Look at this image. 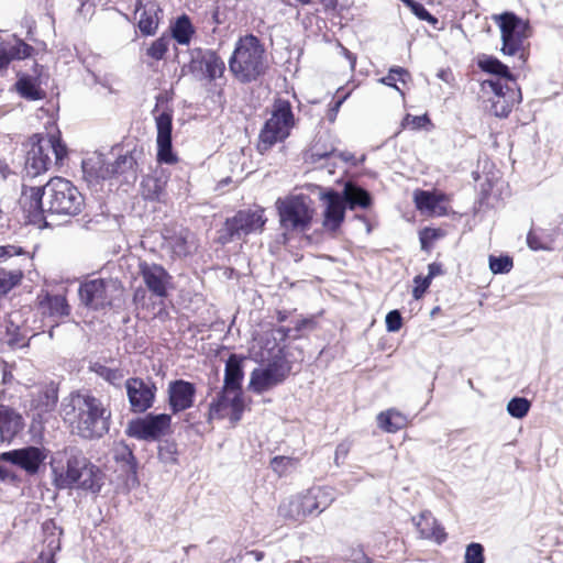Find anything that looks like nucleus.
I'll use <instances>...</instances> for the list:
<instances>
[{"instance_id": "f257e3e1", "label": "nucleus", "mask_w": 563, "mask_h": 563, "mask_svg": "<svg viewBox=\"0 0 563 563\" xmlns=\"http://www.w3.org/2000/svg\"><path fill=\"white\" fill-rule=\"evenodd\" d=\"M21 203L29 221L37 224L45 212L77 216L84 208V197L71 181L54 177L44 187L24 189Z\"/></svg>"}, {"instance_id": "f03ea898", "label": "nucleus", "mask_w": 563, "mask_h": 563, "mask_svg": "<svg viewBox=\"0 0 563 563\" xmlns=\"http://www.w3.org/2000/svg\"><path fill=\"white\" fill-rule=\"evenodd\" d=\"M62 416L71 432L84 439L101 438L110 428L111 411L90 393H71L63 400Z\"/></svg>"}, {"instance_id": "7ed1b4c3", "label": "nucleus", "mask_w": 563, "mask_h": 563, "mask_svg": "<svg viewBox=\"0 0 563 563\" xmlns=\"http://www.w3.org/2000/svg\"><path fill=\"white\" fill-rule=\"evenodd\" d=\"M267 68L265 48L253 34L240 37L229 59V69L241 82H251L264 75Z\"/></svg>"}, {"instance_id": "20e7f679", "label": "nucleus", "mask_w": 563, "mask_h": 563, "mask_svg": "<svg viewBox=\"0 0 563 563\" xmlns=\"http://www.w3.org/2000/svg\"><path fill=\"white\" fill-rule=\"evenodd\" d=\"M27 146L25 170L32 177L46 173L53 165V156L55 164H62L67 156V147L58 134H33Z\"/></svg>"}, {"instance_id": "39448f33", "label": "nucleus", "mask_w": 563, "mask_h": 563, "mask_svg": "<svg viewBox=\"0 0 563 563\" xmlns=\"http://www.w3.org/2000/svg\"><path fill=\"white\" fill-rule=\"evenodd\" d=\"M334 498L331 487H311L285 499L278 507V515L286 520L302 521L307 516L327 509Z\"/></svg>"}, {"instance_id": "423d86ee", "label": "nucleus", "mask_w": 563, "mask_h": 563, "mask_svg": "<svg viewBox=\"0 0 563 563\" xmlns=\"http://www.w3.org/2000/svg\"><path fill=\"white\" fill-rule=\"evenodd\" d=\"M321 200L324 205L323 227L331 231L336 230L344 219V202H347L351 209L355 207L367 208L371 203L368 192L352 184L345 185L343 197L338 192L328 191L321 195Z\"/></svg>"}, {"instance_id": "0eeeda50", "label": "nucleus", "mask_w": 563, "mask_h": 563, "mask_svg": "<svg viewBox=\"0 0 563 563\" xmlns=\"http://www.w3.org/2000/svg\"><path fill=\"white\" fill-rule=\"evenodd\" d=\"M295 126V117L288 100H275L271 117L265 122L260 133L258 150L261 153L268 151L274 144L283 142L290 135Z\"/></svg>"}, {"instance_id": "6e6552de", "label": "nucleus", "mask_w": 563, "mask_h": 563, "mask_svg": "<svg viewBox=\"0 0 563 563\" xmlns=\"http://www.w3.org/2000/svg\"><path fill=\"white\" fill-rule=\"evenodd\" d=\"M276 208L280 225L287 231L307 230L314 213L311 199L303 195L278 198Z\"/></svg>"}, {"instance_id": "1a4fd4ad", "label": "nucleus", "mask_w": 563, "mask_h": 563, "mask_svg": "<svg viewBox=\"0 0 563 563\" xmlns=\"http://www.w3.org/2000/svg\"><path fill=\"white\" fill-rule=\"evenodd\" d=\"M122 285L114 278H93L80 284L81 303L93 310L106 309L122 296Z\"/></svg>"}, {"instance_id": "9d476101", "label": "nucleus", "mask_w": 563, "mask_h": 563, "mask_svg": "<svg viewBox=\"0 0 563 563\" xmlns=\"http://www.w3.org/2000/svg\"><path fill=\"white\" fill-rule=\"evenodd\" d=\"M501 35V53L523 57V43L529 36V24L512 12L493 15Z\"/></svg>"}, {"instance_id": "9b49d317", "label": "nucleus", "mask_w": 563, "mask_h": 563, "mask_svg": "<svg viewBox=\"0 0 563 563\" xmlns=\"http://www.w3.org/2000/svg\"><path fill=\"white\" fill-rule=\"evenodd\" d=\"M291 366L288 361L276 357L265 367L255 368L251 373L249 388L262 394L283 383L289 375Z\"/></svg>"}, {"instance_id": "f8f14e48", "label": "nucleus", "mask_w": 563, "mask_h": 563, "mask_svg": "<svg viewBox=\"0 0 563 563\" xmlns=\"http://www.w3.org/2000/svg\"><path fill=\"white\" fill-rule=\"evenodd\" d=\"M170 422L172 418L167 413L147 415L131 420L126 427V433L139 440L156 441L168 432Z\"/></svg>"}, {"instance_id": "ddd939ff", "label": "nucleus", "mask_w": 563, "mask_h": 563, "mask_svg": "<svg viewBox=\"0 0 563 563\" xmlns=\"http://www.w3.org/2000/svg\"><path fill=\"white\" fill-rule=\"evenodd\" d=\"M266 221L262 208L240 210L235 216L227 219L224 229L230 240L241 239L252 233H261Z\"/></svg>"}, {"instance_id": "4468645a", "label": "nucleus", "mask_w": 563, "mask_h": 563, "mask_svg": "<svg viewBox=\"0 0 563 563\" xmlns=\"http://www.w3.org/2000/svg\"><path fill=\"white\" fill-rule=\"evenodd\" d=\"M46 457V449L33 445L2 452L0 454V461L18 466L29 475H35Z\"/></svg>"}, {"instance_id": "2eb2a0df", "label": "nucleus", "mask_w": 563, "mask_h": 563, "mask_svg": "<svg viewBox=\"0 0 563 563\" xmlns=\"http://www.w3.org/2000/svg\"><path fill=\"white\" fill-rule=\"evenodd\" d=\"M484 89H489L493 93L490 98V112L498 118H506L510 113L514 104L519 101L520 93L516 92L508 85L501 84L500 79L485 80Z\"/></svg>"}, {"instance_id": "dca6fc26", "label": "nucleus", "mask_w": 563, "mask_h": 563, "mask_svg": "<svg viewBox=\"0 0 563 563\" xmlns=\"http://www.w3.org/2000/svg\"><path fill=\"white\" fill-rule=\"evenodd\" d=\"M81 455H71L66 464H52L53 483L58 489L73 488L80 481L81 473L89 464Z\"/></svg>"}, {"instance_id": "f3484780", "label": "nucleus", "mask_w": 563, "mask_h": 563, "mask_svg": "<svg viewBox=\"0 0 563 563\" xmlns=\"http://www.w3.org/2000/svg\"><path fill=\"white\" fill-rule=\"evenodd\" d=\"M124 165L132 166V157L119 156L113 163L106 161L102 154H93L82 162L84 173L91 178L106 179L121 173Z\"/></svg>"}, {"instance_id": "a211bd4d", "label": "nucleus", "mask_w": 563, "mask_h": 563, "mask_svg": "<svg viewBox=\"0 0 563 563\" xmlns=\"http://www.w3.org/2000/svg\"><path fill=\"white\" fill-rule=\"evenodd\" d=\"M156 125V145H157V161L164 164H174L177 162V156L172 147V130H173V114L169 111H164L155 117Z\"/></svg>"}, {"instance_id": "6ab92c4d", "label": "nucleus", "mask_w": 563, "mask_h": 563, "mask_svg": "<svg viewBox=\"0 0 563 563\" xmlns=\"http://www.w3.org/2000/svg\"><path fill=\"white\" fill-rule=\"evenodd\" d=\"M128 398L134 412H144L153 406L156 387L141 378H130L125 383Z\"/></svg>"}, {"instance_id": "aec40b11", "label": "nucleus", "mask_w": 563, "mask_h": 563, "mask_svg": "<svg viewBox=\"0 0 563 563\" xmlns=\"http://www.w3.org/2000/svg\"><path fill=\"white\" fill-rule=\"evenodd\" d=\"M167 394L169 408L173 413H177L192 407L196 386L190 382L176 379L168 384Z\"/></svg>"}, {"instance_id": "412c9836", "label": "nucleus", "mask_w": 563, "mask_h": 563, "mask_svg": "<svg viewBox=\"0 0 563 563\" xmlns=\"http://www.w3.org/2000/svg\"><path fill=\"white\" fill-rule=\"evenodd\" d=\"M140 273L148 290L157 297H166L170 276L166 269L155 263L141 262Z\"/></svg>"}, {"instance_id": "4be33fe9", "label": "nucleus", "mask_w": 563, "mask_h": 563, "mask_svg": "<svg viewBox=\"0 0 563 563\" xmlns=\"http://www.w3.org/2000/svg\"><path fill=\"white\" fill-rule=\"evenodd\" d=\"M243 376L241 360L234 354L231 355L225 363L223 389L228 393H233L232 404L238 411L240 408V395H242L241 384Z\"/></svg>"}, {"instance_id": "5701e85b", "label": "nucleus", "mask_w": 563, "mask_h": 563, "mask_svg": "<svg viewBox=\"0 0 563 563\" xmlns=\"http://www.w3.org/2000/svg\"><path fill=\"white\" fill-rule=\"evenodd\" d=\"M24 428L22 416L13 408L0 404V439L11 442Z\"/></svg>"}, {"instance_id": "b1692460", "label": "nucleus", "mask_w": 563, "mask_h": 563, "mask_svg": "<svg viewBox=\"0 0 563 563\" xmlns=\"http://www.w3.org/2000/svg\"><path fill=\"white\" fill-rule=\"evenodd\" d=\"M233 393H228L225 389H222L221 395L217 400L210 404L209 408V419H221L227 416H230L232 421H239L241 419V415L243 411V399L242 395H240V408L239 411L233 407Z\"/></svg>"}, {"instance_id": "393cba45", "label": "nucleus", "mask_w": 563, "mask_h": 563, "mask_svg": "<svg viewBox=\"0 0 563 563\" xmlns=\"http://www.w3.org/2000/svg\"><path fill=\"white\" fill-rule=\"evenodd\" d=\"M416 207L422 213L429 216H443L446 213L444 205L446 198L435 191L417 190L413 195Z\"/></svg>"}, {"instance_id": "a878e982", "label": "nucleus", "mask_w": 563, "mask_h": 563, "mask_svg": "<svg viewBox=\"0 0 563 563\" xmlns=\"http://www.w3.org/2000/svg\"><path fill=\"white\" fill-rule=\"evenodd\" d=\"M412 521L419 531L420 538L431 539L438 543H441L446 539L443 528L438 525L431 512L423 511L419 517L412 518Z\"/></svg>"}, {"instance_id": "bb28decb", "label": "nucleus", "mask_w": 563, "mask_h": 563, "mask_svg": "<svg viewBox=\"0 0 563 563\" xmlns=\"http://www.w3.org/2000/svg\"><path fill=\"white\" fill-rule=\"evenodd\" d=\"M103 478L104 475L102 471L89 462L88 466L84 468L81 473L80 481H78L74 487L96 494L100 492L103 485Z\"/></svg>"}, {"instance_id": "cd10ccee", "label": "nucleus", "mask_w": 563, "mask_h": 563, "mask_svg": "<svg viewBox=\"0 0 563 563\" xmlns=\"http://www.w3.org/2000/svg\"><path fill=\"white\" fill-rule=\"evenodd\" d=\"M43 312L53 318H64L69 316L70 306L64 295H46L41 300Z\"/></svg>"}, {"instance_id": "c85d7f7f", "label": "nucleus", "mask_w": 563, "mask_h": 563, "mask_svg": "<svg viewBox=\"0 0 563 563\" xmlns=\"http://www.w3.org/2000/svg\"><path fill=\"white\" fill-rule=\"evenodd\" d=\"M167 244L174 255L185 257L196 250L195 236L187 230L167 239Z\"/></svg>"}, {"instance_id": "c756f323", "label": "nucleus", "mask_w": 563, "mask_h": 563, "mask_svg": "<svg viewBox=\"0 0 563 563\" xmlns=\"http://www.w3.org/2000/svg\"><path fill=\"white\" fill-rule=\"evenodd\" d=\"M377 423L384 431L395 433L406 427L407 419L401 412L389 409L377 416Z\"/></svg>"}, {"instance_id": "7c9ffc66", "label": "nucleus", "mask_w": 563, "mask_h": 563, "mask_svg": "<svg viewBox=\"0 0 563 563\" xmlns=\"http://www.w3.org/2000/svg\"><path fill=\"white\" fill-rule=\"evenodd\" d=\"M57 389L53 386H46L38 390L37 396L33 399V407L38 410V416L51 412L57 404Z\"/></svg>"}, {"instance_id": "2f4dec72", "label": "nucleus", "mask_w": 563, "mask_h": 563, "mask_svg": "<svg viewBox=\"0 0 563 563\" xmlns=\"http://www.w3.org/2000/svg\"><path fill=\"white\" fill-rule=\"evenodd\" d=\"M170 29V38H174L180 45H188L195 33V27L187 15L179 16Z\"/></svg>"}, {"instance_id": "473e14b6", "label": "nucleus", "mask_w": 563, "mask_h": 563, "mask_svg": "<svg viewBox=\"0 0 563 563\" xmlns=\"http://www.w3.org/2000/svg\"><path fill=\"white\" fill-rule=\"evenodd\" d=\"M135 14H139V27L145 35H151L157 29L158 22L155 16V9L152 5L150 9L142 8L141 2L136 3Z\"/></svg>"}, {"instance_id": "72a5a7b5", "label": "nucleus", "mask_w": 563, "mask_h": 563, "mask_svg": "<svg viewBox=\"0 0 563 563\" xmlns=\"http://www.w3.org/2000/svg\"><path fill=\"white\" fill-rule=\"evenodd\" d=\"M166 181L154 176H146L142 181V194L145 199L161 200L165 194Z\"/></svg>"}, {"instance_id": "f704fd0d", "label": "nucleus", "mask_w": 563, "mask_h": 563, "mask_svg": "<svg viewBox=\"0 0 563 563\" xmlns=\"http://www.w3.org/2000/svg\"><path fill=\"white\" fill-rule=\"evenodd\" d=\"M15 86L18 92L26 99L38 100L43 98V92L35 78L22 76L19 78Z\"/></svg>"}, {"instance_id": "c9c22d12", "label": "nucleus", "mask_w": 563, "mask_h": 563, "mask_svg": "<svg viewBox=\"0 0 563 563\" xmlns=\"http://www.w3.org/2000/svg\"><path fill=\"white\" fill-rule=\"evenodd\" d=\"M201 63L210 79H216L222 76L224 71V63L214 52L209 51L205 53L202 55Z\"/></svg>"}, {"instance_id": "e433bc0d", "label": "nucleus", "mask_w": 563, "mask_h": 563, "mask_svg": "<svg viewBox=\"0 0 563 563\" xmlns=\"http://www.w3.org/2000/svg\"><path fill=\"white\" fill-rule=\"evenodd\" d=\"M478 66L482 70L511 79L508 67L495 57L484 55L478 59Z\"/></svg>"}, {"instance_id": "4c0bfd02", "label": "nucleus", "mask_w": 563, "mask_h": 563, "mask_svg": "<svg viewBox=\"0 0 563 563\" xmlns=\"http://www.w3.org/2000/svg\"><path fill=\"white\" fill-rule=\"evenodd\" d=\"M23 277L21 269L7 271L0 268V297L5 296Z\"/></svg>"}, {"instance_id": "58836bf2", "label": "nucleus", "mask_w": 563, "mask_h": 563, "mask_svg": "<svg viewBox=\"0 0 563 563\" xmlns=\"http://www.w3.org/2000/svg\"><path fill=\"white\" fill-rule=\"evenodd\" d=\"M299 462L300 460L297 457L275 456L271 461V467L276 474H278V476H284L296 470L299 465Z\"/></svg>"}, {"instance_id": "ea45409f", "label": "nucleus", "mask_w": 563, "mask_h": 563, "mask_svg": "<svg viewBox=\"0 0 563 563\" xmlns=\"http://www.w3.org/2000/svg\"><path fill=\"white\" fill-rule=\"evenodd\" d=\"M7 343L11 349L29 346V340L11 320L8 321L7 325Z\"/></svg>"}, {"instance_id": "a19ab883", "label": "nucleus", "mask_w": 563, "mask_h": 563, "mask_svg": "<svg viewBox=\"0 0 563 563\" xmlns=\"http://www.w3.org/2000/svg\"><path fill=\"white\" fill-rule=\"evenodd\" d=\"M530 409V402L526 398L516 397L512 398L507 405L508 413L514 417L521 419L523 418Z\"/></svg>"}, {"instance_id": "79ce46f5", "label": "nucleus", "mask_w": 563, "mask_h": 563, "mask_svg": "<svg viewBox=\"0 0 563 563\" xmlns=\"http://www.w3.org/2000/svg\"><path fill=\"white\" fill-rule=\"evenodd\" d=\"M172 38L168 36H161L155 40L147 48V55L155 60H161L168 51Z\"/></svg>"}, {"instance_id": "37998d69", "label": "nucleus", "mask_w": 563, "mask_h": 563, "mask_svg": "<svg viewBox=\"0 0 563 563\" xmlns=\"http://www.w3.org/2000/svg\"><path fill=\"white\" fill-rule=\"evenodd\" d=\"M512 258L505 256H489V268L494 274H505L511 271L512 268Z\"/></svg>"}, {"instance_id": "c03bdc74", "label": "nucleus", "mask_w": 563, "mask_h": 563, "mask_svg": "<svg viewBox=\"0 0 563 563\" xmlns=\"http://www.w3.org/2000/svg\"><path fill=\"white\" fill-rule=\"evenodd\" d=\"M113 456L115 461L123 462L133 468L134 456L132 450L124 442H118L114 444Z\"/></svg>"}, {"instance_id": "a18cd8bd", "label": "nucleus", "mask_w": 563, "mask_h": 563, "mask_svg": "<svg viewBox=\"0 0 563 563\" xmlns=\"http://www.w3.org/2000/svg\"><path fill=\"white\" fill-rule=\"evenodd\" d=\"M464 562L465 563H484V548L481 543H471L466 547L465 555H464Z\"/></svg>"}, {"instance_id": "49530a36", "label": "nucleus", "mask_w": 563, "mask_h": 563, "mask_svg": "<svg viewBox=\"0 0 563 563\" xmlns=\"http://www.w3.org/2000/svg\"><path fill=\"white\" fill-rule=\"evenodd\" d=\"M407 77H409V74L406 69H404L401 67L391 68L389 70L388 75L380 79V82L399 90V88L396 86V81L400 80V81L405 82Z\"/></svg>"}, {"instance_id": "de8ad7c7", "label": "nucleus", "mask_w": 563, "mask_h": 563, "mask_svg": "<svg viewBox=\"0 0 563 563\" xmlns=\"http://www.w3.org/2000/svg\"><path fill=\"white\" fill-rule=\"evenodd\" d=\"M96 373L112 385H119L123 379V374L119 369L109 368L102 365H99L96 368Z\"/></svg>"}, {"instance_id": "09e8293b", "label": "nucleus", "mask_w": 563, "mask_h": 563, "mask_svg": "<svg viewBox=\"0 0 563 563\" xmlns=\"http://www.w3.org/2000/svg\"><path fill=\"white\" fill-rule=\"evenodd\" d=\"M428 124H430V119L428 118L427 114H423V115L407 114L401 122L402 128H409L411 130H419V129L427 126Z\"/></svg>"}, {"instance_id": "8fccbe9b", "label": "nucleus", "mask_w": 563, "mask_h": 563, "mask_svg": "<svg viewBox=\"0 0 563 563\" xmlns=\"http://www.w3.org/2000/svg\"><path fill=\"white\" fill-rule=\"evenodd\" d=\"M527 244L529 249L532 251H552L553 246L551 242L544 241L536 234L534 232L530 231L527 235Z\"/></svg>"}, {"instance_id": "3c124183", "label": "nucleus", "mask_w": 563, "mask_h": 563, "mask_svg": "<svg viewBox=\"0 0 563 563\" xmlns=\"http://www.w3.org/2000/svg\"><path fill=\"white\" fill-rule=\"evenodd\" d=\"M443 235L442 231L433 228H426L420 232V242L423 250H428L431 244Z\"/></svg>"}, {"instance_id": "603ef678", "label": "nucleus", "mask_w": 563, "mask_h": 563, "mask_svg": "<svg viewBox=\"0 0 563 563\" xmlns=\"http://www.w3.org/2000/svg\"><path fill=\"white\" fill-rule=\"evenodd\" d=\"M386 329L388 332H397L402 327V318L398 310H391L387 313L386 319Z\"/></svg>"}, {"instance_id": "864d4df0", "label": "nucleus", "mask_w": 563, "mask_h": 563, "mask_svg": "<svg viewBox=\"0 0 563 563\" xmlns=\"http://www.w3.org/2000/svg\"><path fill=\"white\" fill-rule=\"evenodd\" d=\"M33 48L23 43L19 42L15 45H13L8 52L10 53L11 59H23L31 55V52Z\"/></svg>"}, {"instance_id": "5fc2aeb1", "label": "nucleus", "mask_w": 563, "mask_h": 563, "mask_svg": "<svg viewBox=\"0 0 563 563\" xmlns=\"http://www.w3.org/2000/svg\"><path fill=\"white\" fill-rule=\"evenodd\" d=\"M407 5L412 10V12L421 20H424V21H429V22H432V23H435L437 22V19L433 18L429 11L420 3L413 1V0H408L407 1Z\"/></svg>"}, {"instance_id": "6e6d98bb", "label": "nucleus", "mask_w": 563, "mask_h": 563, "mask_svg": "<svg viewBox=\"0 0 563 563\" xmlns=\"http://www.w3.org/2000/svg\"><path fill=\"white\" fill-rule=\"evenodd\" d=\"M413 282H415V288L412 290V296L416 299H419V298H421L423 296V294L426 292V290L430 286L431 280L428 279L427 277L416 276Z\"/></svg>"}, {"instance_id": "4d7b16f0", "label": "nucleus", "mask_w": 563, "mask_h": 563, "mask_svg": "<svg viewBox=\"0 0 563 563\" xmlns=\"http://www.w3.org/2000/svg\"><path fill=\"white\" fill-rule=\"evenodd\" d=\"M351 449V443L347 441L341 442L334 453V463L340 465L341 462L347 456Z\"/></svg>"}, {"instance_id": "13d9d810", "label": "nucleus", "mask_w": 563, "mask_h": 563, "mask_svg": "<svg viewBox=\"0 0 563 563\" xmlns=\"http://www.w3.org/2000/svg\"><path fill=\"white\" fill-rule=\"evenodd\" d=\"M23 250L20 246L15 245H0V262L7 260L8 257L14 255L23 254Z\"/></svg>"}, {"instance_id": "bf43d9fd", "label": "nucleus", "mask_w": 563, "mask_h": 563, "mask_svg": "<svg viewBox=\"0 0 563 563\" xmlns=\"http://www.w3.org/2000/svg\"><path fill=\"white\" fill-rule=\"evenodd\" d=\"M346 559L353 563H372V560L367 558L362 549H352Z\"/></svg>"}, {"instance_id": "052dcab7", "label": "nucleus", "mask_w": 563, "mask_h": 563, "mask_svg": "<svg viewBox=\"0 0 563 563\" xmlns=\"http://www.w3.org/2000/svg\"><path fill=\"white\" fill-rule=\"evenodd\" d=\"M11 60L12 59H11V56H10V53L8 52V49L0 48V73H2L3 70H5L8 68Z\"/></svg>"}, {"instance_id": "680f3d73", "label": "nucleus", "mask_w": 563, "mask_h": 563, "mask_svg": "<svg viewBox=\"0 0 563 563\" xmlns=\"http://www.w3.org/2000/svg\"><path fill=\"white\" fill-rule=\"evenodd\" d=\"M428 275L426 276L428 279L432 280L433 277L442 274V266L438 263H431L428 266Z\"/></svg>"}, {"instance_id": "e2e57ef3", "label": "nucleus", "mask_w": 563, "mask_h": 563, "mask_svg": "<svg viewBox=\"0 0 563 563\" xmlns=\"http://www.w3.org/2000/svg\"><path fill=\"white\" fill-rule=\"evenodd\" d=\"M342 51H343L344 55L346 56V58L350 60L351 67L354 68L355 63H356V57L344 47H342Z\"/></svg>"}, {"instance_id": "0e129e2a", "label": "nucleus", "mask_w": 563, "mask_h": 563, "mask_svg": "<svg viewBox=\"0 0 563 563\" xmlns=\"http://www.w3.org/2000/svg\"><path fill=\"white\" fill-rule=\"evenodd\" d=\"M247 555L253 556L257 562H260L264 558V553L260 551H250L247 552Z\"/></svg>"}, {"instance_id": "69168bd1", "label": "nucleus", "mask_w": 563, "mask_h": 563, "mask_svg": "<svg viewBox=\"0 0 563 563\" xmlns=\"http://www.w3.org/2000/svg\"><path fill=\"white\" fill-rule=\"evenodd\" d=\"M289 329L286 328H278L276 330V333L280 335L282 339H285L288 335Z\"/></svg>"}, {"instance_id": "338daca9", "label": "nucleus", "mask_w": 563, "mask_h": 563, "mask_svg": "<svg viewBox=\"0 0 563 563\" xmlns=\"http://www.w3.org/2000/svg\"><path fill=\"white\" fill-rule=\"evenodd\" d=\"M328 155H330V153H321V152H319L317 150H314L313 153H312V156L317 157V158H323V157H325Z\"/></svg>"}, {"instance_id": "774afa93", "label": "nucleus", "mask_w": 563, "mask_h": 563, "mask_svg": "<svg viewBox=\"0 0 563 563\" xmlns=\"http://www.w3.org/2000/svg\"><path fill=\"white\" fill-rule=\"evenodd\" d=\"M343 101H344V98L335 102V104H334V107L332 109L334 113L338 112V110L341 107V104L343 103Z\"/></svg>"}]
</instances>
